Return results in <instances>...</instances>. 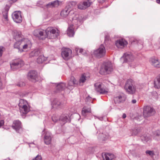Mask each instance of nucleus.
I'll use <instances>...</instances> for the list:
<instances>
[{
	"mask_svg": "<svg viewBox=\"0 0 160 160\" xmlns=\"http://www.w3.org/2000/svg\"><path fill=\"white\" fill-rule=\"evenodd\" d=\"M150 61L152 65L154 67L157 68H160V61L157 58H153L151 59Z\"/></svg>",
	"mask_w": 160,
	"mask_h": 160,
	"instance_id": "22",
	"label": "nucleus"
},
{
	"mask_svg": "<svg viewBox=\"0 0 160 160\" xmlns=\"http://www.w3.org/2000/svg\"><path fill=\"white\" fill-rule=\"evenodd\" d=\"M91 99V98L90 96H88L86 98L85 100L86 102H88L92 101Z\"/></svg>",
	"mask_w": 160,
	"mask_h": 160,
	"instance_id": "46",
	"label": "nucleus"
},
{
	"mask_svg": "<svg viewBox=\"0 0 160 160\" xmlns=\"http://www.w3.org/2000/svg\"><path fill=\"white\" fill-rule=\"evenodd\" d=\"M12 18L15 22L17 23L21 22L22 20V18L21 12L19 11H16L12 14Z\"/></svg>",
	"mask_w": 160,
	"mask_h": 160,
	"instance_id": "11",
	"label": "nucleus"
},
{
	"mask_svg": "<svg viewBox=\"0 0 160 160\" xmlns=\"http://www.w3.org/2000/svg\"><path fill=\"white\" fill-rule=\"evenodd\" d=\"M21 44L22 48L24 49H27L28 47H30L31 46V41L27 39H24L22 40Z\"/></svg>",
	"mask_w": 160,
	"mask_h": 160,
	"instance_id": "16",
	"label": "nucleus"
},
{
	"mask_svg": "<svg viewBox=\"0 0 160 160\" xmlns=\"http://www.w3.org/2000/svg\"><path fill=\"white\" fill-rule=\"evenodd\" d=\"M105 53V48L102 44H101L98 49L93 52L94 55L95 57L98 58H101L104 56Z\"/></svg>",
	"mask_w": 160,
	"mask_h": 160,
	"instance_id": "8",
	"label": "nucleus"
},
{
	"mask_svg": "<svg viewBox=\"0 0 160 160\" xmlns=\"http://www.w3.org/2000/svg\"><path fill=\"white\" fill-rule=\"evenodd\" d=\"M51 104L53 107L57 108H60L62 105V103L57 98H55L53 100Z\"/></svg>",
	"mask_w": 160,
	"mask_h": 160,
	"instance_id": "24",
	"label": "nucleus"
},
{
	"mask_svg": "<svg viewBox=\"0 0 160 160\" xmlns=\"http://www.w3.org/2000/svg\"><path fill=\"white\" fill-rule=\"evenodd\" d=\"M155 136L159 137L160 138V130H158L155 132L154 133Z\"/></svg>",
	"mask_w": 160,
	"mask_h": 160,
	"instance_id": "43",
	"label": "nucleus"
},
{
	"mask_svg": "<svg viewBox=\"0 0 160 160\" xmlns=\"http://www.w3.org/2000/svg\"><path fill=\"white\" fill-rule=\"evenodd\" d=\"M155 111L153 108L149 106H146L143 108V115L144 117H148L154 114Z\"/></svg>",
	"mask_w": 160,
	"mask_h": 160,
	"instance_id": "9",
	"label": "nucleus"
},
{
	"mask_svg": "<svg viewBox=\"0 0 160 160\" xmlns=\"http://www.w3.org/2000/svg\"><path fill=\"white\" fill-rule=\"evenodd\" d=\"M141 139L144 143L149 142L151 140V139L149 137L145 135L142 136Z\"/></svg>",
	"mask_w": 160,
	"mask_h": 160,
	"instance_id": "34",
	"label": "nucleus"
},
{
	"mask_svg": "<svg viewBox=\"0 0 160 160\" xmlns=\"http://www.w3.org/2000/svg\"><path fill=\"white\" fill-rule=\"evenodd\" d=\"M77 84V81L74 77H71L68 82V86L67 87L68 89L72 90L74 86Z\"/></svg>",
	"mask_w": 160,
	"mask_h": 160,
	"instance_id": "14",
	"label": "nucleus"
},
{
	"mask_svg": "<svg viewBox=\"0 0 160 160\" xmlns=\"http://www.w3.org/2000/svg\"><path fill=\"white\" fill-rule=\"evenodd\" d=\"M94 86L95 91L99 94H104L108 92V89L100 82L95 83Z\"/></svg>",
	"mask_w": 160,
	"mask_h": 160,
	"instance_id": "6",
	"label": "nucleus"
},
{
	"mask_svg": "<svg viewBox=\"0 0 160 160\" xmlns=\"http://www.w3.org/2000/svg\"><path fill=\"white\" fill-rule=\"evenodd\" d=\"M91 112V109L90 107H84L82 109V115L85 117L88 113Z\"/></svg>",
	"mask_w": 160,
	"mask_h": 160,
	"instance_id": "27",
	"label": "nucleus"
},
{
	"mask_svg": "<svg viewBox=\"0 0 160 160\" xmlns=\"http://www.w3.org/2000/svg\"><path fill=\"white\" fill-rule=\"evenodd\" d=\"M105 158L106 160H121L120 157H116L113 154L109 153L105 154Z\"/></svg>",
	"mask_w": 160,
	"mask_h": 160,
	"instance_id": "19",
	"label": "nucleus"
},
{
	"mask_svg": "<svg viewBox=\"0 0 160 160\" xmlns=\"http://www.w3.org/2000/svg\"><path fill=\"white\" fill-rule=\"evenodd\" d=\"M113 70L111 62H104L101 66L100 73L102 75L110 73Z\"/></svg>",
	"mask_w": 160,
	"mask_h": 160,
	"instance_id": "4",
	"label": "nucleus"
},
{
	"mask_svg": "<svg viewBox=\"0 0 160 160\" xmlns=\"http://www.w3.org/2000/svg\"><path fill=\"white\" fill-rule=\"evenodd\" d=\"M127 44L126 41L123 39L117 40L115 43L116 45L118 48L123 47Z\"/></svg>",
	"mask_w": 160,
	"mask_h": 160,
	"instance_id": "20",
	"label": "nucleus"
},
{
	"mask_svg": "<svg viewBox=\"0 0 160 160\" xmlns=\"http://www.w3.org/2000/svg\"><path fill=\"white\" fill-rule=\"evenodd\" d=\"M3 48V47H0V57H1L2 55V52H3V50H2Z\"/></svg>",
	"mask_w": 160,
	"mask_h": 160,
	"instance_id": "48",
	"label": "nucleus"
},
{
	"mask_svg": "<svg viewBox=\"0 0 160 160\" xmlns=\"http://www.w3.org/2000/svg\"><path fill=\"white\" fill-rule=\"evenodd\" d=\"M19 110L21 113L23 114H26L30 110L27 105H24L19 108Z\"/></svg>",
	"mask_w": 160,
	"mask_h": 160,
	"instance_id": "30",
	"label": "nucleus"
},
{
	"mask_svg": "<svg viewBox=\"0 0 160 160\" xmlns=\"http://www.w3.org/2000/svg\"><path fill=\"white\" fill-rule=\"evenodd\" d=\"M13 2H16L17 0H11Z\"/></svg>",
	"mask_w": 160,
	"mask_h": 160,
	"instance_id": "56",
	"label": "nucleus"
},
{
	"mask_svg": "<svg viewBox=\"0 0 160 160\" xmlns=\"http://www.w3.org/2000/svg\"><path fill=\"white\" fill-rule=\"evenodd\" d=\"M154 87L157 88H160V74L157 77L156 79L154 80Z\"/></svg>",
	"mask_w": 160,
	"mask_h": 160,
	"instance_id": "29",
	"label": "nucleus"
},
{
	"mask_svg": "<svg viewBox=\"0 0 160 160\" xmlns=\"http://www.w3.org/2000/svg\"><path fill=\"white\" fill-rule=\"evenodd\" d=\"M106 0H98V2L99 3H102L105 2Z\"/></svg>",
	"mask_w": 160,
	"mask_h": 160,
	"instance_id": "49",
	"label": "nucleus"
},
{
	"mask_svg": "<svg viewBox=\"0 0 160 160\" xmlns=\"http://www.w3.org/2000/svg\"><path fill=\"white\" fill-rule=\"evenodd\" d=\"M76 5V3L75 2H72L69 3L68 5L60 13L61 16L63 18L66 17L71 11V9L70 8H71V6H72L73 5Z\"/></svg>",
	"mask_w": 160,
	"mask_h": 160,
	"instance_id": "10",
	"label": "nucleus"
},
{
	"mask_svg": "<svg viewBox=\"0 0 160 160\" xmlns=\"http://www.w3.org/2000/svg\"><path fill=\"white\" fill-rule=\"evenodd\" d=\"M83 2L84 5V7L86 9L88 7H89L91 4V2L89 0L85 1Z\"/></svg>",
	"mask_w": 160,
	"mask_h": 160,
	"instance_id": "39",
	"label": "nucleus"
},
{
	"mask_svg": "<svg viewBox=\"0 0 160 160\" xmlns=\"http://www.w3.org/2000/svg\"><path fill=\"white\" fill-rule=\"evenodd\" d=\"M89 78V76L88 74L86 73L82 74L79 79V82L81 84V83L84 82Z\"/></svg>",
	"mask_w": 160,
	"mask_h": 160,
	"instance_id": "26",
	"label": "nucleus"
},
{
	"mask_svg": "<svg viewBox=\"0 0 160 160\" xmlns=\"http://www.w3.org/2000/svg\"><path fill=\"white\" fill-rule=\"evenodd\" d=\"M45 60V58L43 55H40L37 59V62L38 63H42Z\"/></svg>",
	"mask_w": 160,
	"mask_h": 160,
	"instance_id": "37",
	"label": "nucleus"
},
{
	"mask_svg": "<svg viewBox=\"0 0 160 160\" xmlns=\"http://www.w3.org/2000/svg\"><path fill=\"white\" fill-rule=\"evenodd\" d=\"M122 118H126V114L125 113H123L122 115Z\"/></svg>",
	"mask_w": 160,
	"mask_h": 160,
	"instance_id": "53",
	"label": "nucleus"
},
{
	"mask_svg": "<svg viewBox=\"0 0 160 160\" xmlns=\"http://www.w3.org/2000/svg\"><path fill=\"white\" fill-rule=\"evenodd\" d=\"M8 10L9 9L8 8L7 9H6V8H5V10L2 12L3 17L7 21H8Z\"/></svg>",
	"mask_w": 160,
	"mask_h": 160,
	"instance_id": "36",
	"label": "nucleus"
},
{
	"mask_svg": "<svg viewBox=\"0 0 160 160\" xmlns=\"http://www.w3.org/2000/svg\"><path fill=\"white\" fill-rule=\"evenodd\" d=\"M12 127L17 132H19V130L21 128V122L18 120L14 121Z\"/></svg>",
	"mask_w": 160,
	"mask_h": 160,
	"instance_id": "15",
	"label": "nucleus"
},
{
	"mask_svg": "<svg viewBox=\"0 0 160 160\" xmlns=\"http://www.w3.org/2000/svg\"><path fill=\"white\" fill-rule=\"evenodd\" d=\"M83 51V49H82L81 48L79 49V52L80 53H82Z\"/></svg>",
	"mask_w": 160,
	"mask_h": 160,
	"instance_id": "54",
	"label": "nucleus"
},
{
	"mask_svg": "<svg viewBox=\"0 0 160 160\" xmlns=\"http://www.w3.org/2000/svg\"><path fill=\"white\" fill-rule=\"evenodd\" d=\"M157 2L158 3H160V0H156Z\"/></svg>",
	"mask_w": 160,
	"mask_h": 160,
	"instance_id": "55",
	"label": "nucleus"
},
{
	"mask_svg": "<svg viewBox=\"0 0 160 160\" xmlns=\"http://www.w3.org/2000/svg\"><path fill=\"white\" fill-rule=\"evenodd\" d=\"M25 84L24 82H18L17 84V86L19 87H22L24 86Z\"/></svg>",
	"mask_w": 160,
	"mask_h": 160,
	"instance_id": "45",
	"label": "nucleus"
},
{
	"mask_svg": "<svg viewBox=\"0 0 160 160\" xmlns=\"http://www.w3.org/2000/svg\"><path fill=\"white\" fill-rule=\"evenodd\" d=\"M22 35L21 32H18L15 36L14 38L16 40V42L14 44V47L18 49L20 52L23 51V49L22 48L21 43L22 42Z\"/></svg>",
	"mask_w": 160,
	"mask_h": 160,
	"instance_id": "5",
	"label": "nucleus"
},
{
	"mask_svg": "<svg viewBox=\"0 0 160 160\" xmlns=\"http://www.w3.org/2000/svg\"><path fill=\"white\" fill-rule=\"evenodd\" d=\"M58 118L57 117L53 116L52 117V120L54 122H56L58 121Z\"/></svg>",
	"mask_w": 160,
	"mask_h": 160,
	"instance_id": "44",
	"label": "nucleus"
},
{
	"mask_svg": "<svg viewBox=\"0 0 160 160\" xmlns=\"http://www.w3.org/2000/svg\"><path fill=\"white\" fill-rule=\"evenodd\" d=\"M125 100L123 96L119 95L115 97L114 99V102L116 103H119L123 102Z\"/></svg>",
	"mask_w": 160,
	"mask_h": 160,
	"instance_id": "31",
	"label": "nucleus"
},
{
	"mask_svg": "<svg viewBox=\"0 0 160 160\" xmlns=\"http://www.w3.org/2000/svg\"><path fill=\"white\" fill-rule=\"evenodd\" d=\"M40 53V51L38 49H36L32 51L29 53V56L30 57L37 56L39 55Z\"/></svg>",
	"mask_w": 160,
	"mask_h": 160,
	"instance_id": "32",
	"label": "nucleus"
},
{
	"mask_svg": "<svg viewBox=\"0 0 160 160\" xmlns=\"http://www.w3.org/2000/svg\"><path fill=\"white\" fill-rule=\"evenodd\" d=\"M59 120L62 122L63 124L67 122H69L70 121V118L69 116L65 115H61L59 118Z\"/></svg>",
	"mask_w": 160,
	"mask_h": 160,
	"instance_id": "25",
	"label": "nucleus"
},
{
	"mask_svg": "<svg viewBox=\"0 0 160 160\" xmlns=\"http://www.w3.org/2000/svg\"><path fill=\"white\" fill-rule=\"evenodd\" d=\"M83 2H80L78 5V8L81 9H85V8Z\"/></svg>",
	"mask_w": 160,
	"mask_h": 160,
	"instance_id": "40",
	"label": "nucleus"
},
{
	"mask_svg": "<svg viewBox=\"0 0 160 160\" xmlns=\"http://www.w3.org/2000/svg\"><path fill=\"white\" fill-rule=\"evenodd\" d=\"M99 136L101 137V139L102 141L105 140L109 137L108 134H104L103 133H101L100 134Z\"/></svg>",
	"mask_w": 160,
	"mask_h": 160,
	"instance_id": "38",
	"label": "nucleus"
},
{
	"mask_svg": "<svg viewBox=\"0 0 160 160\" xmlns=\"http://www.w3.org/2000/svg\"><path fill=\"white\" fill-rule=\"evenodd\" d=\"M32 160H42V158L40 155H38Z\"/></svg>",
	"mask_w": 160,
	"mask_h": 160,
	"instance_id": "42",
	"label": "nucleus"
},
{
	"mask_svg": "<svg viewBox=\"0 0 160 160\" xmlns=\"http://www.w3.org/2000/svg\"><path fill=\"white\" fill-rule=\"evenodd\" d=\"M108 39H109V37L107 35H106L105 36V40L106 41V40H108Z\"/></svg>",
	"mask_w": 160,
	"mask_h": 160,
	"instance_id": "51",
	"label": "nucleus"
},
{
	"mask_svg": "<svg viewBox=\"0 0 160 160\" xmlns=\"http://www.w3.org/2000/svg\"><path fill=\"white\" fill-rule=\"evenodd\" d=\"M38 34L36 36L39 39L42 40H44L47 37L49 39H55L59 35L60 33L58 30L52 27H49L45 30V34H44L43 31H38Z\"/></svg>",
	"mask_w": 160,
	"mask_h": 160,
	"instance_id": "2",
	"label": "nucleus"
},
{
	"mask_svg": "<svg viewBox=\"0 0 160 160\" xmlns=\"http://www.w3.org/2000/svg\"><path fill=\"white\" fill-rule=\"evenodd\" d=\"M124 88L128 94L132 95L135 93L136 89L134 82L132 79L127 80L125 84Z\"/></svg>",
	"mask_w": 160,
	"mask_h": 160,
	"instance_id": "3",
	"label": "nucleus"
},
{
	"mask_svg": "<svg viewBox=\"0 0 160 160\" xmlns=\"http://www.w3.org/2000/svg\"><path fill=\"white\" fill-rule=\"evenodd\" d=\"M23 65V61L19 58L15 59L10 63L11 68L14 71L21 67Z\"/></svg>",
	"mask_w": 160,
	"mask_h": 160,
	"instance_id": "7",
	"label": "nucleus"
},
{
	"mask_svg": "<svg viewBox=\"0 0 160 160\" xmlns=\"http://www.w3.org/2000/svg\"><path fill=\"white\" fill-rule=\"evenodd\" d=\"M59 5V1L55 0L49 2L46 5V7L48 8H53L58 7Z\"/></svg>",
	"mask_w": 160,
	"mask_h": 160,
	"instance_id": "23",
	"label": "nucleus"
},
{
	"mask_svg": "<svg viewBox=\"0 0 160 160\" xmlns=\"http://www.w3.org/2000/svg\"><path fill=\"white\" fill-rule=\"evenodd\" d=\"M72 50L69 48H65L63 49L61 53V55L63 58L68 60L71 57Z\"/></svg>",
	"mask_w": 160,
	"mask_h": 160,
	"instance_id": "12",
	"label": "nucleus"
},
{
	"mask_svg": "<svg viewBox=\"0 0 160 160\" xmlns=\"http://www.w3.org/2000/svg\"><path fill=\"white\" fill-rule=\"evenodd\" d=\"M97 118L101 121H102L103 119V117H97Z\"/></svg>",
	"mask_w": 160,
	"mask_h": 160,
	"instance_id": "52",
	"label": "nucleus"
},
{
	"mask_svg": "<svg viewBox=\"0 0 160 160\" xmlns=\"http://www.w3.org/2000/svg\"><path fill=\"white\" fill-rule=\"evenodd\" d=\"M38 34L36 36L39 39L42 40H44L47 37L49 39H55L59 35L60 33L58 30L52 27H49L45 30V34H44L43 31H38Z\"/></svg>",
	"mask_w": 160,
	"mask_h": 160,
	"instance_id": "1",
	"label": "nucleus"
},
{
	"mask_svg": "<svg viewBox=\"0 0 160 160\" xmlns=\"http://www.w3.org/2000/svg\"><path fill=\"white\" fill-rule=\"evenodd\" d=\"M73 25H71L69 26L67 29V34L69 37H73L74 34Z\"/></svg>",
	"mask_w": 160,
	"mask_h": 160,
	"instance_id": "28",
	"label": "nucleus"
},
{
	"mask_svg": "<svg viewBox=\"0 0 160 160\" xmlns=\"http://www.w3.org/2000/svg\"><path fill=\"white\" fill-rule=\"evenodd\" d=\"M140 129L139 128H134L131 130L132 136L137 135L140 132Z\"/></svg>",
	"mask_w": 160,
	"mask_h": 160,
	"instance_id": "33",
	"label": "nucleus"
},
{
	"mask_svg": "<svg viewBox=\"0 0 160 160\" xmlns=\"http://www.w3.org/2000/svg\"><path fill=\"white\" fill-rule=\"evenodd\" d=\"M4 121L3 120H0V128L4 125Z\"/></svg>",
	"mask_w": 160,
	"mask_h": 160,
	"instance_id": "47",
	"label": "nucleus"
},
{
	"mask_svg": "<svg viewBox=\"0 0 160 160\" xmlns=\"http://www.w3.org/2000/svg\"><path fill=\"white\" fill-rule=\"evenodd\" d=\"M131 102H132V103L133 104H134L137 101L135 99H133L132 101Z\"/></svg>",
	"mask_w": 160,
	"mask_h": 160,
	"instance_id": "50",
	"label": "nucleus"
},
{
	"mask_svg": "<svg viewBox=\"0 0 160 160\" xmlns=\"http://www.w3.org/2000/svg\"><path fill=\"white\" fill-rule=\"evenodd\" d=\"M52 138L51 133L48 132H46L44 137V141L45 144L47 145L51 143Z\"/></svg>",
	"mask_w": 160,
	"mask_h": 160,
	"instance_id": "18",
	"label": "nucleus"
},
{
	"mask_svg": "<svg viewBox=\"0 0 160 160\" xmlns=\"http://www.w3.org/2000/svg\"><path fill=\"white\" fill-rule=\"evenodd\" d=\"M27 101L23 99H20L19 100V102L18 104V106L19 108L24 106V105H28Z\"/></svg>",
	"mask_w": 160,
	"mask_h": 160,
	"instance_id": "35",
	"label": "nucleus"
},
{
	"mask_svg": "<svg viewBox=\"0 0 160 160\" xmlns=\"http://www.w3.org/2000/svg\"><path fill=\"white\" fill-rule=\"evenodd\" d=\"M56 88L57 92H61L64 90L66 88V84L62 82L58 83L57 84Z\"/></svg>",
	"mask_w": 160,
	"mask_h": 160,
	"instance_id": "21",
	"label": "nucleus"
},
{
	"mask_svg": "<svg viewBox=\"0 0 160 160\" xmlns=\"http://www.w3.org/2000/svg\"><path fill=\"white\" fill-rule=\"evenodd\" d=\"M37 72L34 70L30 71L28 73V78L32 82H35L37 80Z\"/></svg>",
	"mask_w": 160,
	"mask_h": 160,
	"instance_id": "13",
	"label": "nucleus"
},
{
	"mask_svg": "<svg viewBox=\"0 0 160 160\" xmlns=\"http://www.w3.org/2000/svg\"><path fill=\"white\" fill-rule=\"evenodd\" d=\"M146 153L151 156H153L154 155V152L152 151L147 150L146 151Z\"/></svg>",
	"mask_w": 160,
	"mask_h": 160,
	"instance_id": "41",
	"label": "nucleus"
},
{
	"mask_svg": "<svg viewBox=\"0 0 160 160\" xmlns=\"http://www.w3.org/2000/svg\"><path fill=\"white\" fill-rule=\"evenodd\" d=\"M78 48H76V51H78Z\"/></svg>",
	"mask_w": 160,
	"mask_h": 160,
	"instance_id": "57",
	"label": "nucleus"
},
{
	"mask_svg": "<svg viewBox=\"0 0 160 160\" xmlns=\"http://www.w3.org/2000/svg\"><path fill=\"white\" fill-rule=\"evenodd\" d=\"M123 58L124 59V62H132L134 59L133 56L131 53H125Z\"/></svg>",
	"mask_w": 160,
	"mask_h": 160,
	"instance_id": "17",
	"label": "nucleus"
}]
</instances>
